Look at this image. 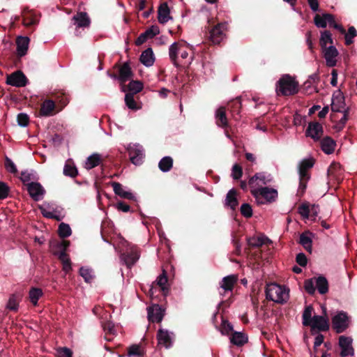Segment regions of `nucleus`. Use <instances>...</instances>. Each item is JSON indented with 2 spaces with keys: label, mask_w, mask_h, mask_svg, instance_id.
I'll use <instances>...</instances> for the list:
<instances>
[{
  "label": "nucleus",
  "mask_w": 357,
  "mask_h": 357,
  "mask_svg": "<svg viewBox=\"0 0 357 357\" xmlns=\"http://www.w3.org/2000/svg\"><path fill=\"white\" fill-rule=\"evenodd\" d=\"M320 144L321 150L325 153L329 155L334 152L336 143L331 137H324Z\"/></svg>",
  "instance_id": "obj_28"
},
{
  "label": "nucleus",
  "mask_w": 357,
  "mask_h": 357,
  "mask_svg": "<svg viewBox=\"0 0 357 357\" xmlns=\"http://www.w3.org/2000/svg\"><path fill=\"white\" fill-rule=\"evenodd\" d=\"M56 105L54 100L47 99L42 104L40 109V115L42 116H50L54 114Z\"/></svg>",
  "instance_id": "obj_21"
},
{
  "label": "nucleus",
  "mask_w": 357,
  "mask_h": 357,
  "mask_svg": "<svg viewBox=\"0 0 357 357\" xmlns=\"http://www.w3.org/2000/svg\"><path fill=\"white\" fill-rule=\"evenodd\" d=\"M160 30L158 26H152L146 29L144 33H141L136 39L135 43L137 46H139L144 43L148 39L153 38L159 34Z\"/></svg>",
  "instance_id": "obj_16"
},
{
  "label": "nucleus",
  "mask_w": 357,
  "mask_h": 357,
  "mask_svg": "<svg viewBox=\"0 0 357 357\" xmlns=\"http://www.w3.org/2000/svg\"><path fill=\"white\" fill-rule=\"evenodd\" d=\"M168 278L167 275V272L165 269L162 270V273L158 277L157 280L152 284L150 289H149V296L153 297L154 294L156 292L158 287L160 289V291L162 292L164 296H166L168 292Z\"/></svg>",
  "instance_id": "obj_5"
},
{
  "label": "nucleus",
  "mask_w": 357,
  "mask_h": 357,
  "mask_svg": "<svg viewBox=\"0 0 357 357\" xmlns=\"http://www.w3.org/2000/svg\"><path fill=\"white\" fill-rule=\"evenodd\" d=\"M143 89V84L142 82L136 80L131 81L128 85H123L122 90L128 93H132V95L137 94Z\"/></svg>",
  "instance_id": "obj_31"
},
{
  "label": "nucleus",
  "mask_w": 357,
  "mask_h": 357,
  "mask_svg": "<svg viewBox=\"0 0 357 357\" xmlns=\"http://www.w3.org/2000/svg\"><path fill=\"white\" fill-rule=\"evenodd\" d=\"M353 340L350 337L341 335L339 337L338 344L341 349L340 357L354 355V349L352 347Z\"/></svg>",
  "instance_id": "obj_7"
},
{
  "label": "nucleus",
  "mask_w": 357,
  "mask_h": 357,
  "mask_svg": "<svg viewBox=\"0 0 357 357\" xmlns=\"http://www.w3.org/2000/svg\"><path fill=\"white\" fill-rule=\"evenodd\" d=\"M130 160L135 165H139L142 163L143 158V153L141 150L137 149H130L128 150Z\"/></svg>",
  "instance_id": "obj_39"
},
{
  "label": "nucleus",
  "mask_w": 357,
  "mask_h": 357,
  "mask_svg": "<svg viewBox=\"0 0 357 357\" xmlns=\"http://www.w3.org/2000/svg\"><path fill=\"white\" fill-rule=\"evenodd\" d=\"M328 43L331 44V45H333V44L332 34L329 31L325 30L321 33V38L319 40L321 48L323 49L327 47V45Z\"/></svg>",
  "instance_id": "obj_42"
},
{
  "label": "nucleus",
  "mask_w": 357,
  "mask_h": 357,
  "mask_svg": "<svg viewBox=\"0 0 357 357\" xmlns=\"http://www.w3.org/2000/svg\"><path fill=\"white\" fill-rule=\"evenodd\" d=\"M27 190L30 197L34 201H38L40 199V196L43 195L45 190L43 186L36 182H31L27 184Z\"/></svg>",
  "instance_id": "obj_17"
},
{
  "label": "nucleus",
  "mask_w": 357,
  "mask_h": 357,
  "mask_svg": "<svg viewBox=\"0 0 357 357\" xmlns=\"http://www.w3.org/2000/svg\"><path fill=\"white\" fill-rule=\"evenodd\" d=\"M316 282L315 288L317 289L320 294H326L328 291V282L327 279L323 276L319 275L317 278H314Z\"/></svg>",
  "instance_id": "obj_33"
},
{
  "label": "nucleus",
  "mask_w": 357,
  "mask_h": 357,
  "mask_svg": "<svg viewBox=\"0 0 357 357\" xmlns=\"http://www.w3.org/2000/svg\"><path fill=\"white\" fill-rule=\"evenodd\" d=\"M237 190L234 188L229 190L226 195L225 206L229 207L231 210H236L238 205L237 199Z\"/></svg>",
  "instance_id": "obj_22"
},
{
  "label": "nucleus",
  "mask_w": 357,
  "mask_h": 357,
  "mask_svg": "<svg viewBox=\"0 0 357 357\" xmlns=\"http://www.w3.org/2000/svg\"><path fill=\"white\" fill-rule=\"evenodd\" d=\"M111 185L112 186L114 192L116 195L121 197V198L129 200L135 199L133 194L130 192L126 191L120 183L113 181L111 183Z\"/></svg>",
  "instance_id": "obj_20"
},
{
  "label": "nucleus",
  "mask_w": 357,
  "mask_h": 357,
  "mask_svg": "<svg viewBox=\"0 0 357 357\" xmlns=\"http://www.w3.org/2000/svg\"><path fill=\"white\" fill-rule=\"evenodd\" d=\"M298 91V83L288 74L282 75L276 82L275 92L278 96H292Z\"/></svg>",
  "instance_id": "obj_2"
},
{
  "label": "nucleus",
  "mask_w": 357,
  "mask_h": 357,
  "mask_svg": "<svg viewBox=\"0 0 357 357\" xmlns=\"http://www.w3.org/2000/svg\"><path fill=\"white\" fill-rule=\"evenodd\" d=\"M251 194L256 199L259 204H264L265 202H272L278 197V191L275 189L268 187H261L257 189H252Z\"/></svg>",
  "instance_id": "obj_4"
},
{
  "label": "nucleus",
  "mask_w": 357,
  "mask_h": 357,
  "mask_svg": "<svg viewBox=\"0 0 357 357\" xmlns=\"http://www.w3.org/2000/svg\"><path fill=\"white\" fill-rule=\"evenodd\" d=\"M139 255L137 250L127 251L122 255V258L128 267H130L138 260Z\"/></svg>",
  "instance_id": "obj_29"
},
{
  "label": "nucleus",
  "mask_w": 357,
  "mask_h": 357,
  "mask_svg": "<svg viewBox=\"0 0 357 357\" xmlns=\"http://www.w3.org/2000/svg\"><path fill=\"white\" fill-rule=\"evenodd\" d=\"M106 333L114 335L115 333L114 324L111 321H106L102 324Z\"/></svg>",
  "instance_id": "obj_58"
},
{
  "label": "nucleus",
  "mask_w": 357,
  "mask_h": 357,
  "mask_svg": "<svg viewBox=\"0 0 357 357\" xmlns=\"http://www.w3.org/2000/svg\"><path fill=\"white\" fill-rule=\"evenodd\" d=\"M63 174L75 178L78 174V171L71 160H68L64 165Z\"/></svg>",
  "instance_id": "obj_41"
},
{
  "label": "nucleus",
  "mask_w": 357,
  "mask_h": 357,
  "mask_svg": "<svg viewBox=\"0 0 357 357\" xmlns=\"http://www.w3.org/2000/svg\"><path fill=\"white\" fill-rule=\"evenodd\" d=\"M128 356H138L141 357L143 356V352L141 351L140 346L137 344H133L128 349Z\"/></svg>",
  "instance_id": "obj_50"
},
{
  "label": "nucleus",
  "mask_w": 357,
  "mask_h": 357,
  "mask_svg": "<svg viewBox=\"0 0 357 357\" xmlns=\"http://www.w3.org/2000/svg\"><path fill=\"white\" fill-rule=\"evenodd\" d=\"M227 29V24L225 22L218 23L210 31V40L213 44H219L225 36V31Z\"/></svg>",
  "instance_id": "obj_8"
},
{
  "label": "nucleus",
  "mask_w": 357,
  "mask_h": 357,
  "mask_svg": "<svg viewBox=\"0 0 357 357\" xmlns=\"http://www.w3.org/2000/svg\"><path fill=\"white\" fill-rule=\"evenodd\" d=\"M341 165L338 162H332L328 168L327 175L329 181H336L338 183L342 180Z\"/></svg>",
  "instance_id": "obj_14"
},
{
  "label": "nucleus",
  "mask_w": 357,
  "mask_h": 357,
  "mask_svg": "<svg viewBox=\"0 0 357 357\" xmlns=\"http://www.w3.org/2000/svg\"><path fill=\"white\" fill-rule=\"evenodd\" d=\"M119 79L121 84H124L127 81L130 80L132 76L133 73L128 63H124L119 68Z\"/></svg>",
  "instance_id": "obj_23"
},
{
  "label": "nucleus",
  "mask_w": 357,
  "mask_h": 357,
  "mask_svg": "<svg viewBox=\"0 0 357 357\" xmlns=\"http://www.w3.org/2000/svg\"><path fill=\"white\" fill-rule=\"evenodd\" d=\"M157 340L158 344L163 345L165 348H169L172 345L173 339L167 330L160 328L157 333Z\"/></svg>",
  "instance_id": "obj_19"
},
{
  "label": "nucleus",
  "mask_w": 357,
  "mask_h": 357,
  "mask_svg": "<svg viewBox=\"0 0 357 357\" xmlns=\"http://www.w3.org/2000/svg\"><path fill=\"white\" fill-rule=\"evenodd\" d=\"M36 23L37 20L32 14L27 13L23 15V24L25 26H31L32 25L36 24Z\"/></svg>",
  "instance_id": "obj_52"
},
{
  "label": "nucleus",
  "mask_w": 357,
  "mask_h": 357,
  "mask_svg": "<svg viewBox=\"0 0 357 357\" xmlns=\"http://www.w3.org/2000/svg\"><path fill=\"white\" fill-rule=\"evenodd\" d=\"M298 213L304 218L308 219L310 214V204L304 202L298 206Z\"/></svg>",
  "instance_id": "obj_49"
},
{
  "label": "nucleus",
  "mask_w": 357,
  "mask_h": 357,
  "mask_svg": "<svg viewBox=\"0 0 357 357\" xmlns=\"http://www.w3.org/2000/svg\"><path fill=\"white\" fill-rule=\"evenodd\" d=\"M243 175V169L238 164H234L232 167L231 176L234 180H238Z\"/></svg>",
  "instance_id": "obj_56"
},
{
  "label": "nucleus",
  "mask_w": 357,
  "mask_h": 357,
  "mask_svg": "<svg viewBox=\"0 0 357 357\" xmlns=\"http://www.w3.org/2000/svg\"><path fill=\"white\" fill-rule=\"evenodd\" d=\"M170 10L167 2L162 3L158 10V19L160 24L166 23L171 17L169 16Z\"/></svg>",
  "instance_id": "obj_26"
},
{
  "label": "nucleus",
  "mask_w": 357,
  "mask_h": 357,
  "mask_svg": "<svg viewBox=\"0 0 357 357\" xmlns=\"http://www.w3.org/2000/svg\"><path fill=\"white\" fill-rule=\"evenodd\" d=\"M79 275L84 278V281L87 283H91L93 279L94 275L92 273V270L84 267L79 268Z\"/></svg>",
  "instance_id": "obj_47"
},
{
  "label": "nucleus",
  "mask_w": 357,
  "mask_h": 357,
  "mask_svg": "<svg viewBox=\"0 0 357 357\" xmlns=\"http://www.w3.org/2000/svg\"><path fill=\"white\" fill-rule=\"evenodd\" d=\"M324 130L321 124L317 121L310 122L305 130V135L319 141L323 135Z\"/></svg>",
  "instance_id": "obj_11"
},
{
  "label": "nucleus",
  "mask_w": 357,
  "mask_h": 357,
  "mask_svg": "<svg viewBox=\"0 0 357 357\" xmlns=\"http://www.w3.org/2000/svg\"><path fill=\"white\" fill-rule=\"evenodd\" d=\"M322 52L326 59V66L328 67H334L337 64L336 57L338 56V51L333 45H331L326 48H323Z\"/></svg>",
  "instance_id": "obj_13"
},
{
  "label": "nucleus",
  "mask_w": 357,
  "mask_h": 357,
  "mask_svg": "<svg viewBox=\"0 0 357 357\" xmlns=\"http://www.w3.org/2000/svg\"><path fill=\"white\" fill-rule=\"evenodd\" d=\"M55 99L62 107H65L69 102L68 97L63 92H58L55 94Z\"/></svg>",
  "instance_id": "obj_57"
},
{
  "label": "nucleus",
  "mask_w": 357,
  "mask_h": 357,
  "mask_svg": "<svg viewBox=\"0 0 357 357\" xmlns=\"http://www.w3.org/2000/svg\"><path fill=\"white\" fill-rule=\"evenodd\" d=\"M238 277L236 275H227L222 278L220 287L225 291H232L235 284L237 282Z\"/></svg>",
  "instance_id": "obj_27"
},
{
  "label": "nucleus",
  "mask_w": 357,
  "mask_h": 357,
  "mask_svg": "<svg viewBox=\"0 0 357 357\" xmlns=\"http://www.w3.org/2000/svg\"><path fill=\"white\" fill-rule=\"evenodd\" d=\"M342 112H343V116L340 119V121H338V123L336 125V128L338 130H342L344 127V125L348 120V115H349L348 109H343Z\"/></svg>",
  "instance_id": "obj_59"
},
{
  "label": "nucleus",
  "mask_w": 357,
  "mask_h": 357,
  "mask_svg": "<svg viewBox=\"0 0 357 357\" xmlns=\"http://www.w3.org/2000/svg\"><path fill=\"white\" fill-rule=\"evenodd\" d=\"M319 82V77L318 73H314L309 76L307 80L304 83L306 88L310 87L311 85L317 84Z\"/></svg>",
  "instance_id": "obj_60"
},
{
  "label": "nucleus",
  "mask_w": 357,
  "mask_h": 357,
  "mask_svg": "<svg viewBox=\"0 0 357 357\" xmlns=\"http://www.w3.org/2000/svg\"><path fill=\"white\" fill-rule=\"evenodd\" d=\"M125 102L126 106L133 110H136L139 109V107L137 105V102L134 99V95H132V93H127L125 96Z\"/></svg>",
  "instance_id": "obj_48"
},
{
  "label": "nucleus",
  "mask_w": 357,
  "mask_h": 357,
  "mask_svg": "<svg viewBox=\"0 0 357 357\" xmlns=\"http://www.w3.org/2000/svg\"><path fill=\"white\" fill-rule=\"evenodd\" d=\"M266 241H268L267 237H252L248 238V244L251 248H259L265 244Z\"/></svg>",
  "instance_id": "obj_45"
},
{
  "label": "nucleus",
  "mask_w": 357,
  "mask_h": 357,
  "mask_svg": "<svg viewBox=\"0 0 357 357\" xmlns=\"http://www.w3.org/2000/svg\"><path fill=\"white\" fill-rule=\"evenodd\" d=\"M58 234L61 238H64L71 235L72 230L69 225L64 222H61L59 226Z\"/></svg>",
  "instance_id": "obj_46"
},
{
  "label": "nucleus",
  "mask_w": 357,
  "mask_h": 357,
  "mask_svg": "<svg viewBox=\"0 0 357 357\" xmlns=\"http://www.w3.org/2000/svg\"><path fill=\"white\" fill-rule=\"evenodd\" d=\"M43 296V291L40 288L31 287L29 291L30 302L34 305H38V300Z\"/></svg>",
  "instance_id": "obj_37"
},
{
  "label": "nucleus",
  "mask_w": 357,
  "mask_h": 357,
  "mask_svg": "<svg viewBox=\"0 0 357 357\" xmlns=\"http://www.w3.org/2000/svg\"><path fill=\"white\" fill-rule=\"evenodd\" d=\"M103 161L104 158L100 154L94 153L87 158L85 162V168L91 169L98 165H102Z\"/></svg>",
  "instance_id": "obj_24"
},
{
  "label": "nucleus",
  "mask_w": 357,
  "mask_h": 357,
  "mask_svg": "<svg viewBox=\"0 0 357 357\" xmlns=\"http://www.w3.org/2000/svg\"><path fill=\"white\" fill-rule=\"evenodd\" d=\"M233 331V326L227 320H222V334L228 335L230 332Z\"/></svg>",
  "instance_id": "obj_61"
},
{
  "label": "nucleus",
  "mask_w": 357,
  "mask_h": 357,
  "mask_svg": "<svg viewBox=\"0 0 357 357\" xmlns=\"http://www.w3.org/2000/svg\"><path fill=\"white\" fill-rule=\"evenodd\" d=\"M332 14L324 13L322 15L317 14L314 17V22L317 27L326 28L329 20H331Z\"/></svg>",
  "instance_id": "obj_38"
},
{
  "label": "nucleus",
  "mask_w": 357,
  "mask_h": 357,
  "mask_svg": "<svg viewBox=\"0 0 357 357\" xmlns=\"http://www.w3.org/2000/svg\"><path fill=\"white\" fill-rule=\"evenodd\" d=\"M17 121L20 126L26 127L29 123V116L25 113H20L17 116Z\"/></svg>",
  "instance_id": "obj_51"
},
{
  "label": "nucleus",
  "mask_w": 357,
  "mask_h": 357,
  "mask_svg": "<svg viewBox=\"0 0 357 357\" xmlns=\"http://www.w3.org/2000/svg\"><path fill=\"white\" fill-rule=\"evenodd\" d=\"M147 312L148 319L151 322L160 323L165 315V310L158 304H153L147 307Z\"/></svg>",
  "instance_id": "obj_9"
},
{
  "label": "nucleus",
  "mask_w": 357,
  "mask_h": 357,
  "mask_svg": "<svg viewBox=\"0 0 357 357\" xmlns=\"http://www.w3.org/2000/svg\"><path fill=\"white\" fill-rule=\"evenodd\" d=\"M240 211L241 215L247 218L252 216V209L249 204H243L241 206Z\"/></svg>",
  "instance_id": "obj_54"
},
{
  "label": "nucleus",
  "mask_w": 357,
  "mask_h": 357,
  "mask_svg": "<svg viewBox=\"0 0 357 357\" xmlns=\"http://www.w3.org/2000/svg\"><path fill=\"white\" fill-rule=\"evenodd\" d=\"M216 123L218 126L226 128L228 126L227 118L226 116L225 109L220 107L215 113Z\"/></svg>",
  "instance_id": "obj_35"
},
{
  "label": "nucleus",
  "mask_w": 357,
  "mask_h": 357,
  "mask_svg": "<svg viewBox=\"0 0 357 357\" xmlns=\"http://www.w3.org/2000/svg\"><path fill=\"white\" fill-rule=\"evenodd\" d=\"M344 96L340 90L334 92L332 98L331 110L334 112H342L345 108Z\"/></svg>",
  "instance_id": "obj_15"
},
{
  "label": "nucleus",
  "mask_w": 357,
  "mask_h": 357,
  "mask_svg": "<svg viewBox=\"0 0 357 357\" xmlns=\"http://www.w3.org/2000/svg\"><path fill=\"white\" fill-rule=\"evenodd\" d=\"M310 178V176H305V177H300L299 187H298V193L303 194L306 187L307 183Z\"/></svg>",
  "instance_id": "obj_62"
},
{
  "label": "nucleus",
  "mask_w": 357,
  "mask_h": 357,
  "mask_svg": "<svg viewBox=\"0 0 357 357\" xmlns=\"http://www.w3.org/2000/svg\"><path fill=\"white\" fill-rule=\"evenodd\" d=\"M265 292L266 299L277 303L284 304L289 299V289L275 283L268 284Z\"/></svg>",
  "instance_id": "obj_3"
},
{
  "label": "nucleus",
  "mask_w": 357,
  "mask_h": 357,
  "mask_svg": "<svg viewBox=\"0 0 357 357\" xmlns=\"http://www.w3.org/2000/svg\"><path fill=\"white\" fill-rule=\"evenodd\" d=\"M248 340V338L245 334L234 331L232 333L231 336L230 337L231 342L238 347H241L244 345Z\"/></svg>",
  "instance_id": "obj_34"
},
{
  "label": "nucleus",
  "mask_w": 357,
  "mask_h": 357,
  "mask_svg": "<svg viewBox=\"0 0 357 357\" xmlns=\"http://www.w3.org/2000/svg\"><path fill=\"white\" fill-rule=\"evenodd\" d=\"M324 316L314 315L312 317V314L314 310L313 307L310 305L305 307L303 312V325L305 326H310L312 334H314V330L318 331L325 332L329 330L330 325L328 318L326 317V308L322 307Z\"/></svg>",
  "instance_id": "obj_1"
},
{
  "label": "nucleus",
  "mask_w": 357,
  "mask_h": 357,
  "mask_svg": "<svg viewBox=\"0 0 357 357\" xmlns=\"http://www.w3.org/2000/svg\"><path fill=\"white\" fill-rule=\"evenodd\" d=\"M314 165L313 159H304L301 161L299 165V177H305V176H310L307 173V170L312 168Z\"/></svg>",
  "instance_id": "obj_36"
},
{
  "label": "nucleus",
  "mask_w": 357,
  "mask_h": 357,
  "mask_svg": "<svg viewBox=\"0 0 357 357\" xmlns=\"http://www.w3.org/2000/svg\"><path fill=\"white\" fill-rule=\"evenodd\" d=\"M308 234L312 235L310 231H305L300 235L299 243L305 248V250L311 253L312 250V239Z\"/></svg>",
  "instance_id": "obj_32"
},
{
  "label": "nucleus",
  "mask_w": 357,
  "mask_h": 357,
  "mask_svg": "<svg viewBox=\"0 0 357 357\" xmlns=\"http://www.w3.org/2000/svg\"><path fill=\"white\" fill-rule=\"evenodd\" d=\"M20 180L23 183L29 182L31 180H34L35 178L32 173L28 172L27 170L23 171L21 172V176L20 177Z\"/></svg>",
  "instance_id": "obj_64"
},
{
  "label": "nucleus",
  "mask_w": 357,
  "mask_h": 357,
  "mask_svg": "<svg viewBox=\"0 0 357 357\" xmlns=\"http://www.w3.org/2000/svg\"><path fill=\"white\" fill-rule=\"evenodd\" d=\"M77 27H87L90 24V19L86 13L78 12L72 19Z\"/></svg>",
  "instance_id": "obj_25"
},
{
  "label": "nucleus",
  "mask_w": 357,
  "mask_h": 357,
  "mask_svg": "<svg viewBox=\"0 0 357 357\" xmlns=\"http://www.w3.org/2000/svg\"><path fill=\"white\" fill-rule=\"evenodd\" d=\"M179 50V44L178 43H174L172 44L169 48V56L171 61L173 63L174 66L176 67H178L179 65L177 62L178 53Z\"/></svg>",
  "instance_id": "obj_40"
},
{
  "label": "nucleus",
  "mask_w": 357,
  "mask_h": 357,
  "mask_svg": "<svg viewBox=\"0 0 357 357\" xmlns=\"http://www.w3.org/2000/svg\"><path fill=\"white\" fill-rule=\"evenodd\" d=\"M29 41V38L26 36H18L16 38L17 56L18 57H22L26 54Z\"/></svg>",
  "instance_id": "obj_18"
},
{
  "label": "nucleus",
  "mask_w": 357,
  "mask_h": 357,
  "mask_svg": "<svg viewBox=\"0 0 357 357\" xmlns=\"http://www.w3.org/2000/svg\"><path fill=\"white\" fill-rule=\"evenodd\" d=\"M272 181L271 175H266L264 172L256 173L248 181V184L252 189H256L257 186L261 187L263 185H267Z\"/></svg>",
  "instance_id": "obj_10"
},
{
  "label": "nucleus",
  "mask_w": 357,
  "mask_h": 357,
  "mask_svg": "<svg viewBox=\"0 0 357 357\" xmlns=\"http://www.w3.org/2000/svg\"><path fill=\"white\" fill-rule=\"evenodd\" d=\"M173 167V159L170 156L162 158L159 163L158 167L163 172H167L171 170Z\"/></svg>",
  "instance_id": "obj_43"
},
{
  "label": "nucleus",
  "mask_w": 357,
  "mask_h": 357,
  "mask_svg": "<svg viewBox=\"0 0 357 357\" xmlns=\"http://www.w3.org/2000/svg\"><path fill=\"white\" fill-rule=\"evenodd\" d=\"M58 357H73V351L67 347H60L57 349Z\"/></svg>",
  "instance_id": "obj_63"
},
{
  "label": "nucleus",
  "mask_w": 357,
  "mask_h": 357,
  "mask_svg": "<svg viewBox=\"0 0 357 357\" xmlns=\"http://www.w3.org/2000/svg\"><path fill=\"white\" fill-rule=\"evenodd\" d=\"M139 61L147 67L151 66L153 64L155 59L153 50L151 47L147 48L142 52Z\"/></svg>",
  "instance_id": "obj_30"
},
{
  "label": "nucleus",
  "mask_w": 357,
  "mask_h": 357,
  "mask_svg": "<svg viewBox=\"0 0 357 357\" xmlns=\"http://www.w3.org/2000/svg\"><path fill=\"white\" fill-rule=\"evenodd\" d=\"M314 278L306 280L304 282L305 290L310 294L314 295L316 288L313 282Z\"/></svg>",
  "instance_id": "obj_53"
},
{
  "label": "nucleus",
  "mask_w": 357,
  "mask_h": 357,
  "mask_svg": "<svg viewBox=\"0 0 357 357\" xmlns=\"http://www.w3.org/2000/svg\"><path fill=\"white\" fill-rule=\"evenodd\" d=\"M332 327L337 333H343L349 327V317L343 311L338 312L332 319Z\"/></svg>",
  "instance_id": "obj_6"
},
{
  "label": "nucleus",
  "mask_w": 357,
  "mask_h": 357,
  "mask_svg": "<svg viewBox=\"0 0 357 357\" xmlns=\"http://www.w3.org/2000/svg\"><path fill=\"white\" fill-rule=\"evenodd\" d=\"M6 83L16 87H22L26 86L27 78L22 71L17 70L7 77Z\"/></svg>",
  "instance_id": "obj_12"
},
{
  "label": "nucleus",
  "mask_w": 357,
  "mask_h": 357,
  "mask_svg": "<svg viewBox=\"0 0 357 357\" xmlns=\"http://www.w3.org/2000/svg\"><path fill=\"white\" fill-rule=\"evenodd\" d=\"M21 300V295L13 294L10 296L8 304L7 307L12 311H17L19 306V302Z\"/></svg>",
  "instance_id": "obj_44"
},
{
  "label": "nucleus",
  "mask_w": 357,
  "mask_h": 357,
  "mask_svg": "<svg viewBox=\"0 0 357 357\" xmlns=\"http://www.w3.org/2000/svg\"><path fill=\"white\" fill-rule=\"evenodd\" d=\"M5 167L10 173L16 175L18 173L17 169L14 162L8 158H5Z\"/></svg>",
  "instance_id": "obj_55"
}]
</instances>
